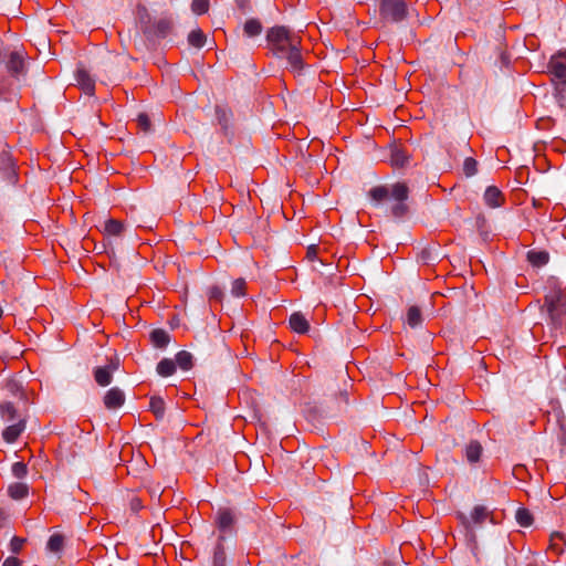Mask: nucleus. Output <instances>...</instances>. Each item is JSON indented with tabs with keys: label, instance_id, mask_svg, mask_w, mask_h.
Returning a JSON list of instances; mask_svg holds the SVG:
<instances>
[{
	"label": "nucleus",
	"instance_id": "nucleus-1",
	"mask_svg": "<svg viewBox=\"0 0 566 566\" xmlns=\"http://www.w3.org/2000/svg\"><path fill=\"white\" fill-rule=\"evenodd\" d=\"M28 73L25 54L22 50H11L0 41V102H12L17 95L15 82Z\"/></svg>",
	"mask_w": 566,
	"mask_h": 566
},
{
	"label": "nucleus",
	"instance_id": "nucleus-2",
	"mask_svg": "<svg viewBox=\"0 0 566 566\" xmlns=\"http://www.w3.org/2000/svg\"><path fill=\"white\" fill-rule=\"evenodd\" d=\"M266 41L272 53L279 59H285L293 72H301L304 67L301 54V39L298 35L283 25H276L268 30Z\"/></svg>",
	"mask_w": 566,
	"mask_h": 566
},
{
	"label": "nucleus",
	"instance_id": "nucleus-3",
	"mask_svg": "<svg viewBox=\"0 0 566 566\" xmlns=\"http://www.w3.org/2000/svg\"><path fill=\"white\" fill-rule=\"evenodd\" d=\"M368 196L377 203L388 200L389 198L394 199L396 202L391 207V214L395 218H402L408 212V206L405 201L408 199L409 189L406 184L397 182L392 185L391 188L387 186H376L369 190Z\"/></svg>",
	"mask_w": 566,
	"mask_h": 566
},
{
	"label": "nucleus",
	"instance_id": "nucleus-4",
	"mask_svg": "<svg viewBox=\"0 0 566 566\" xmlns=\"http://www.w3.org/2000/svg\"><path fill=\"white\" fill-rule=\"evenodd\" d=\"M545 306L552 324L558 326L562 318L566 315V298L560 290H552L545 295Z\"/></svg>",
	"mask_w": 566,
	"mask_h": 566
},
{
	"label": "nucleus",
	"instance_id": "nucleus-5",
	"mask_svg": "<svg viewBox=\"0 0 566 566\" xmlns=\"http://www.w3.org/2000/svg\"><path fill=\"white\" fill-rule=\"evenodd\" d=\"M0 179L9 186H15L19 181L18 166L7 144L0 151Z\"/></svg>",
	"mask_w": 566,
	"mask_h": 566
},
{
	"label": "nucleus",
	"instance_id": "nucleus-6",
	"mask_svg": "<svg viewBox=\"0 0 566 566\" xmlns=\"http://www.w3.org/2000/svg\"><path fill=\"white\" fill-rule=\"evenodd\" d=\"M379 14L382 19L399 23L407 18L405 0H379Z\"/></svg>",
	"mask_w": 566,
	"mask_h": 566
},
{
	"label": "nucleus",
	"instance_id": "nucleus-7",
	"mask_svg": "<svg viewBox=\"0 0 566 566\" xmlns=\"http://www.w3.org/2000/svg\"><path fill=\"white\" fill-rule=\"evenodd\" d=\"M172 20L171 19H160L156 22H153L150 27L145 28V38L148 41L150 48H155L157 41L165 39L172 30Z\"/></svg>",
	"mask_w": 566,
	"mask_h": 566
},
{
	"label": "nucleus",
	"instance_id": "nucleus-8",
	"mask_svg": "<svg viewBox=\"0 0 566 566\" xmlns=\"http://www.w3.org/2000/svg\"><path fill=\"white\" fill-rule=\"evenodd\" d=\"M489 517H490V512H489L488 507H485L483 505L474 506V509L471 513V520H469V517L465 514L459 513V520L465 527L467 536L469 537L470 541H475V533L472 528L471 522L474 523L475 525L481 526Z\"/></svg>",
	"mask_w": 566,
	"mask_h": 566
},
{
	"label": "nucleus",
	"instance_id": "nucleus-9",
	"mask_svg": "<svg viewBox=\"0 0 566 566\" xmlns=\"http://www.w3.org/2000/svg\"><path fill=\"white\" fill-rule=\"evenodd\" d=\"M237 522V516L231 509L221 507L218 510L214 523L220 531V535L226 537V534L233 532Z\"/></svg>",
	"mask_w": 566,
	"mask_h": 566
},
{
	"label": "nucleus",
	"instance_id": "nucleus-10",
	"mask_svg": "<svg viewBox=\"0 0 566 566\" xmlns=\"http://www.w3.org/2000/svg\"><path fill=\"white\" fill-rule=\"evenodd\" d=\"M553 82L566 83V52L554 55L548 64Z\"/></svg>",
	"mask_w": 566,
	"mask_h": 566
},
{
	"label": "nucleus",
	"instance_id": "nucleus-11",
	"mask_svg": "<svg viewBox=\"0 0 566 566\" xmlns=\"http://www.w3.org/2000/svg\"><path fill=\"white\" fill-rule=\"evenodd\" d=\"M104 406L112 410L122 407L125 402V394L118 387L107 390L103 398Z\"/></svg>",
	"mask_w": 566,
	"mask_h": 566
},
{
	"label": "nucleus",
	"instance_id": "nucleus-12",
	"mask_svg": "<svg viewBox=\"0 0 566 566\" xmlns=\"http://www.w3.org/2000/svg\"><path fill=\"white\" fill-rule=\"evenodd\" d=\"M25 423H27V420L25 419H19V421L14 422L13 424L11 426H8L3 431H2V438L6 442L8 443H13L18 440V438L20 437V434L24 431L25 429Z\"/></svg>",
	"mask_w": 566,
	"mask_h": 566
},
{
	"label": "nucleus",
	"instance_id": "nucleus-13",
	"mask_svg": "<svg viewBox=\"0 0 566 566\" xmlns=\"http://www.w3.org/2000/svg\"><path fill=\"white\" fill-rule=\"evenodd\" d=\"M76 81L85 94L92 95L95 91V80L90 75L88 71L78 67L75 74Z\"/></svg>",
	"mask_w": 566,
	"mask_h": 566
},
{
	"label": "nucleus",
	"instance_id": "nucleus-14",
	"mask_svg": "<svg viewBox=\"0 0 566 566\" xmlns=\"http://www.w3.org/2000/svg\"><path fill=\"white\" fill-rule=\"evenodd\" d=\"M484 201L491 208H499L504 202V196L497 187L489 186L484 192Z\"/></svg>",
	"mask_w": 566,
	"mask_h": 566
},
{
	"label": "nucleus",
	"instance_id": "nucleus-15",
	"mask_svg": "<svg viewBox=\"0 0 566 566\" xmlns=\"http://www.w3.org/2000/svg\"><path fill=\"white\" fill-rule=\"evenodd\" d=\"M0 416L1 419L6 422H17L19 419H24L21 417L11 401H1L0 402Z\"/></svg>",
	"mask_w": 566,
	"mask_h": 566
},
{
	"label": "nucleus",
	"instance_id": "nucleus-16",
	"mask_svg": "<svg viewBox=\"0 0 566 566\" xmlns=\"http://www.w3.org/2000/svg\"><path fill=\"white\" fill-rule=\"evenodd\" d=\"M290 326L291 328L298 333V334H305L308 332L310 329V324H308V321L305 318V316L300 313V312H295L293 313L291 316H290Z\"/></svg>",
	"mask_w": 566,
	"mask_h": 566
},
{
	"label": "nucleus",
	"instance_id": "nucleus-17",
	"mask_svg": "<svg viewBox=\"0 0 566 566\" xmlns=\"http://www.w3.org/2000/svg\"><path fill=\"white\" fill-rule=\"evenodd\" d=\"M150 340L155 347L164 349L170 343V335L167 331L161 328H156L150 332Z\"/></svg>",
	"mask_w": 566,
	"mask_h": 566
},
{
	"label": "nucleus",
	"instance_id": "nucleus-18",
	"mask_svg": "<svg viewBox=\"0 0 566 566\" xmlns=\"http://www.w3.org/2000/svg\"><path fill=\"white\" fill-rule=\"evenodd\" d=\"M224 536L219 535L213 549L212 566H227V556L223 546Z\"/></svg>",
	"mask_w": 566,
	"mask_h": 566
},
{
	"label": "nucleus",
	"instance_id": "nucleus-19",
	"mask_svg": "<svg viewBox=\"0 0 566 566\" xmlns=\"http://www.w3.org/2000/svg\"><path fill=\"white\" fill-rule=\"evenodd\" d=\"M483 452V448L481 443L476 440L470 441V443L465 447V457L469 463L474 464L480 461Z\"/></svg>",
	"mask_w": 566,
	"mask_h": 566
},
{
	"label": "nucleus",
	"instance_id": "nucleus-20",
	"mask_svg": "<svg viewBox=\"0 0 566 566\" xmlns=\"http://www.w3.org/2000/svg\"><path fill=\"white\" fill-rule=\"evenodd\" d=\"M527 261L533 265V266H543L545 264H547V262L549 261V254L547 251H544V250H530L527 252Z\"/></svg>",
	"mask_w": 566,
	"mask_h": 566
},
{
	"label": "nucleus",
	"instance_id": "nucleus-21",
	"mask_svg": "<svg viewBox=\"0 0 566 566\" xmlns=\"http://www.w3.org/2000/svg\"><path fill=\"white\" fill-rule=\"evenodd\" d=\"M93 375L95 381L102 387L111 385L113 380V374L105 366L95 367Z\"/></svg>",
	"mask_w": 566,
	"mask_h": 566
},
{
	"label": "nucleus",
	"instance_id": "nucleus-22",
	"mask_svg": "<svg viewBox=\"0 0 566 566\" xmlns=\"http://www.w3.org/2000/svg\"><path fill=\"white\" fill-rule=\"evenodd\" d=\"M422 321H423V318H422V313H421L420 307H418L417 305L410 306L407 311L406 323L411 328H417V327L421 326Z\"/></svg>",
	"mask_w": 566,
	"mask_h": 566
},
{
	"label": "nucleus",
	"instance_id": "nucleus-23",
	"mask_svg": "<svg viewBox=\"0 0 566 566\" xmlns=\"http://www.w3.org/2000/svg\"><path fill=\"white\" fill-rule=\"evenodd\" d=\"M8 494L12 500H23L29 494V488L24 483H12L8 486Z\"/></svg>",
	"mask_w": 566,
	"mask_h": 566
},
{
	"label": "nucleus",
	"instance_id": "nucleus-24",
	"mask_svg": "<svg viewBox=\"0 0 566 566\" xmlns=\"http://www.w3.org/2000/svg\"><path fill=\"white\" fill-rule=\"evenodd\" d=\"M176 363L170 358H163L156 367V371L161 377H169L176 373Z\"/></svg>",
	"mask_w": 566,
	"mask_h": 566
},
{
	"label": "nucleus",
	"instance_id": "nucleus-25",
	"mask_svg": "<svg viewBox=\"0 0 566 566\" xmlns=\"http://www.w3.org/2000/svg\"><path fill=\"white\" fill-rule=\"evenodd\" d=\"M408 154L401 147L394 146L391 148L390 159L392 166L401 168L408 163Z\"/></svg>",
	"mask_w": 566,
	"mask_h": 566
},
{
	"label": "nucleus",
	"instance_id": "nucleus-26",
	"mask_svg": "<svg viewBox=\"0 0 566 566\" xmlns=\"http://www.w3.org/2000/svg\"><path fill=\"white\" fill-rule=\"evenodd\" d=\"M176 367L179 366L182 370H189L193 366V356L187 350H180L176 354Z\"/></svg>",
	"mask_w": 566,
	"mask_h": 566
},
{
	"label": "nucleus",
	"instance_id": "nucleus-27",
	"mask_svg": "<svg viewBox=\"0 0 566 566\" xmlns=\"http://www.w3.org/2000/svg\"><path fill=\"white\" fill-rule=\"evenodd\" d=\"M149 409L157 420H161L165 416V401L161 397L154 396L149 401Z\"/></svg>",
	"mask_w": 566,
	"mask_h": 566
},
{
	"label": "nucleus",
	"instance_id": "nucleus-28",
	"mask_svg": "<svg viewBox=\"0 0 566 566\" xmlns=\"http://www.w3.org/2000/svg\"><path fill=\"white\" fill-rule=\"evenodd\" d=\"M187 40L191 46L201 49L207 42V35L202 32V30L196 29L188 34Z\"/></svg>",
	"mask_w": 566,
	"mask_h": 566
},
{
	"label": "nucleus",
	"instance_id": "nucleus-29",
	"mask_svg": "<svg viewBox=\"0 0 566 566\" xmlns=\"http://www.w3.org/2000/svg\"><path fill=\"white\" fill-rule=\"evenodd\" d=\"M216 117L224 134H227V130L230 126L231 113L224 107L218 105L216 106Z\"/></svg>",
	"mask_w": 566,
	"mask_h": 566
},
{
	"label": "nucleus",
	"instance_id": "nucleus-30",
	"mask_svg": "<svg viewBox=\"0 0 566 566\" xmlns=\"http://www.w3.org/2000/svg\"><path fill=\"white\" fill-rule=\"evenodd\" d=\"M243 30L248 36H256L261 34L263 27L258 19H249L245 21Z\"/></svg>",
	"mask_w": 566,
	"mask_h": 566
},
{
	"label": "nucleus",
	"instance_id": "nucleus-31",
	"mask_svg": "<svg viewBox=\"0 0 566 566\" xmlns=\"http://www.w3.org/2000/svg\"><path fill=\"white\" fill-rule=\"evenodd\" d=\"M125 229V224L116 219H108L105 222L104 230L111 235H120Z\"/></svg>",
	"mask_w": 566,
	"mask_h": 566
},
{
	"label": "nucleus",
	"instance_id": "nucleus-32",
	"mask_svg": "<svg viewBox=\"0 0 566 566\" xmlns=\"http://www.w3.org/2000/svg\"><path fill=\"white\" fill-rule=\"evenodd\" d=\"M137 14H138V23H139L140 30L145 34V28L150 27L153 23L151 17L145 6L137 7Z\"/></svg>",
	"mask_w": 566,
	"mask_h": 566
},
{
	"label": "nucleus",
	"instance_id": "nucleus-33",
	"mask_svg": "<svg viewBox=\"0 0 566 566\" xmlns=\"http://www.w3.org/2000/svg\"><path fill=\"white\" fill-rule=\"evenodd\" d=\"M554 96L556 102L562 108L566 107V83L555 82L554 83Z\"/></svg>",
	"mask_w": 566,
	"mask_h": 566
},
{
	"label": "nucleus",
	"instance_id": "nucleus-34",
	"mask_svg": "<svg viewBox=\"0 0 566 566\" xmlns=\"http://www.w3.org/2000/svg\"><path fill=\"white\" fill-rule=\"evenodd\" d=\"M515 518H516V522L523 526V527H528L532 525L533 523V515L532 513L525 509V507H520L517 511H516V514H515Z\"/></svg>",
	"mask_w": 566,
	"mask_h": 566
},
{
	"label": "nucleus",
	"instance_id": "nucleus-35",
	"mask_svg": "<svg viewBox=\"0 0 566 566\" xmlns=\"http://www.w3.org/2000/svg\"><path fill=\"white\" fill-rule=\"evenodd\" d=\"M64 546V536L61 534H53L50 536L46 547L52 553H60Z\"/></svg>",
	"mask_w": 566,
	"mask_h": 566
},
{
	"label": "nucleus",
	"instance_id": "nucleus-36",
	"mask_svg": "<svg viewBox=\"0 0 566 566\" xmlns=\"http://www.w3.org/2000/svg\"><path fill=\"white\" fill-rule=\"evenodd\" d=\"M6 389L12 395L18 396L20 399H25V392L22 385L15 379H9L6 382Z\"/></svg>",
	"mask_w": 566,
	"mask_h": 566
},
{
	"label": "nucleus",
	"instance_id": "nucleus-37",
	"mask_svg": "<svg viewBox=\"0 0 566 566\" xmlns=\"http://www.w3.org/2000/svg\"><path fill=\"white\" fill-rule=\"evenodd\" d=\"M463 172L467 177L474 176L478 172V161L472 157L465 158L463 163Z\"/></svg>",
	"mask_w": 566,
	"mask_h": 566
},
{
	"label": "nucleus",
	"instance_id": "nucleus-38",
	"mask_svg": "<svg viewBox=\"0 0 566 566\" xmlns=\"http://www.w3.org/2000/svg\"><path fill=\"white\" fill-rule=\"evenodd\" d=\"M247 283L244 279H237L232 283L231 294L235 297L245 295Z\"/></svg>",
	"mask_w": 566,
	"mask_h": 566
},
{
	"label": "nucleus",
	"instance_id": "nucleus-39",
	"mask_svg": "<svg viewBox=\"0 0 566 566\" xmlns=\"http://www.w3.org/2000/svg\"><path fill=\"white\" fill-rule=\"evenodd\" d=\"M191 10L196 14H203L209 10V0H192Z\"/></svg>",
	"mask_w": 566,
	"mask_h": 566
},
{
	"label": "nucleus",
	"instance_id": "nucleus-40",
	"mask_svg": "<svg viewBox=\"0 0 566 566\" xmlns=\"http://www.w3.org/2000/svg\"><path fill=\"white\" fill-rule=\"evenodd\" d=\"M137 127L144 133H149L151 130V123L147 114L140 113L137 116Z\"/></svg>",
	"mask_w": 566,
	"mask_h": 566
},
{
	"label": "nucleus",
	"instance_id": "nucleus-41",
	"mask_svg": "<svg viewBox=\"0 0 566 566\" xmlns=\"http://www.w3.org/2000/svg\"><path fill=\"white\" fill-rule=\"evenodd\" d=\"M11 470L17 479H23L28 474V467L22 461L13 463Z\"/></svg>",
	"mask_w": 566,
	"mask_h": 566
},
{
	"label": "nucleus",
	"instance_id": "nucleus-42",
	"mask_svg": "<svg viewBox=\"0 0 566 566\" xmlns=\"http://www.w3.org/2000/svg\"><path fill=\"white\" fill-rule=\"evenodd\" d=\"M24 543H25V538H22V537H19V536H13L11 542H10V551L13 554H19L20 551L22 549V546H23Z\"/></svg>",
	"mask_w": 566,
	"mask_h": 566
},
{
	"label": "nucleus",
	"instance_id": "nucleus-43",
	"mask_svg": "<svg viewBox=\"0 0 566 566\" xmlns=\"http://www.w3.org/2000/svg\"><path fill=\"white\" fill-rule=\"evenodd\" d=\"M420 258L423 262L436 260L438 258L437 250L433 248H426L421 251Z\"/></svg>",
	"mask_w": 566,
	"mask_h": 566
},
{
	"label": "nucleus",
	"instance_id": "nucleus-44",
	"mask_svg": "<svg viewBox=\"0 0 566 566\" xmlns=\"http://www.w3.org/2000/svg\"><path fill=\"white\" fill-rule=\"evenodd\" d=\"M563 535L559 533H553L551 535V548L560 554L563 552V546L557 542L562 541Z\"/></svg>",
	"mask_w": 566,
	"mask_h": 566
},
{
	"label": "nucleus",
	"instance_id": "nucleus-45",
	"mask_svg": "<svg viewBox=\"0 0 566 566\" xmlns=\"http://www.w3.org/2000/svg\"><path fill=\"white\" fill-rule=\"evenodd\" d=\"M223 298V292L219 286H212L209 290V300L214 302H222Z\"/></svg>",
	"mask_w": 566,
	"mask_h": 566
},
{
	"label": "nucleus",
	"instance_id": "nucleus-46",
	"mask_svg": "<svg viewBox=\"0 0 566 566\" xmlns=\"http://www.w3.org/2000/svg\"><path fill=\"white\" fill-rule=\"evenodd\" d=\"M120 365L119 358L115 355L111 358H107V364L104 365L112 374L118 370Z\"/></svg>",
	"mask_w": 566,
	"mask_h": 566
},
{
	"label": "nucleus",
	"instance_id": "nucleus-47",
	"mask_svg": "<svg viewBox=\"0 0 566 566\" xmlns=\"http://www.w3.org/2000/svg\"><path fill=\"white\" fill-rule=\"evenodd\" d=\"M130 509L134 512H138L139 510H142L143 509L142 500L139 497H137V496L132 497V500H130Z\"/></svg>",
	"mask_w": 566,
	"mask_h": 566
},
{
	"label": "nucleus",
	"instance_id": "nucleus-48",
	"mask_svg": "<svg viewBox=\"0 0 566 566\" xmlns=\"http://www.w3.org/2000/svg\"><path fill=\"white\" fill-rule=\"evenodd\" d=\"M2 566H21V560L17 557L11 556L3 562Z\"/></svg>",
	"mask_w": 566,
	"mask_h": 566
},
{
	"label": "nucleus",
	"instance_id": "nucleus-49",
	"mask_svg": "<svg viewBox=\"0 0 566 566\" xmlns=\"http://www.w3.org/2000/svg\"><path fill=\"white\" fill-rule=\"evenodd\" d=\"M339 395L344 399L345 403L347 405L348 403V395H347V392L346 391H340Z\"/></svg>",
	"mask_w": 566,
	"mask_h": 566
},
{
	"label": "nucleus",
	"instance_id": "nucleus-50",
	"mask_svg": "<svg viewBox=\"0 0 566 566\" xmlns=\"http://www.w3.org/2000/svg\"><path fill=\"white\" fill-rule=\"evenodd\" d=\"M501 59L504 64L509 63V59L504 53L501 54Z\"/></svg>",
	"mask_w": 566,
	"mask_h": 566
},
{
	"label": "nucleus",
	"instance_id": "nucleus-51",
	"mask_svg": "<svg viewBox=\"0 0 566 566\" xmlns=\"http://www.w3.org/2000/svg\"><path fill=\"white\" fill-rule=\"evenodd\" d=\"M381 566H392L390 562H384Z\"/></svg>",
	"mask_w": 566,
	"mask_h": 566
},
{
	"label": "nucleus",
	"instance_id": "nucleus-52",
	"mask_svg": "<svg viewBox=\"0 0 566 566\" xmlns=\"http://www.w3.org/2000/svg\"><path fill=\"white\" fill-rule=\"evenodd\" d=\"M526 566H538L536 563H528Z\"/></svg>",
	"mask_w": 566,
	"mask_h": 566
},
{
	"label": "nucleus",
	"instance_id": "nucleus-53",
	"mask_svg": "<svg viewBox=\"0 0 566 566\" xmlns=\"http://www.w3.org/2000/svg\"><path fill=\"white\" fill-rule=\"evenodd\" d=\"M2 313H3V311H2V308L0 307V318L2 317Z\"/></svg>",
	"mask_w": 566,
	"mask_h": 566
}]
</instances>
